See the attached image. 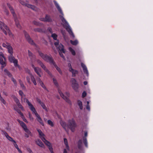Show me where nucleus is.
I'll return each mask as SVG.
<instances>
[{
	"mask_svg": "<svg viewBox=\"0 0 153 153\" xmlns=\"http://www.w3.org/2000/svg\"><path fill=\"white\" fill-rule=\"evenodd\" d=\"M53 2L56 7L58 10V11L62 15H60L59 16L62 23L64 24V26H65V29L71 35L73 38H74L75 37V36L72 31L71 28V27L70 26L66 20L63 17L64 14L61 8L56 1H54Z\"/></svg>",
	"mask_w": 153,
	"mask_h": 153,
	"instance_id": "f257e3e1",
	"label": "nucleus"
},
{
	"mask_svg": "<svg viewBox=\"0 0 153 153\" xmlns=\"http://www.w3.org/2000/svg\"><path fill=\"white\" fill-rule=\"evenodd\" d=\"M25 101H26L27 105L29 106L30 110L32 111L33 113H34L36 117L37 121L42 125L44 126V123L42 120L39 114L37 112L35 108L34 107L32 104L26 98H24Z\"/></svg>",
	"mask_w": 153,
	"mask_h": 153,
	"instance_id": "f03ea898",
	"label": "nucleus"
},
{
	"mask_svg": "<svg viewBox=\"0 0 153 153\" xmlns=\"http://www.w3.org/2000/svg\"><path fill=\"white\" fill-rule=\"evenodd\" d=\"M7 6L10 9L12 13L13 14L15 22V25L16 27L20 29L21 28V27L19 22V16H17L15 13L13 9L9 4L7 3Z\"/></svg>",
	"mask_w": 153,
	"mask_h": 153,
	"instance_id": "7ed1b4c3",
	"label": "nucleus"
},
{
	"mask_svg": "<svg viewBox=\"0 0 153 153\" xmlns=\"http://www.w3.org/2000/svg\"><path fill=\"white\" fill-rule=\"evenodd\" d=\"M39 54L42 58L45 61L49 62L51 64L55 62L53 58L51 56L48 55L46 54H44L42 52H39Z\"/></svg>",
	"mask_w": 153,
	"mask_h": 153,
	"instance_id": "20e7f679",
	"label": "nucleus"
},
{
	"mask_svg": "<svg viewBox=\"0 0 153 153\" xmlns=\"http://www.w3.org/2000/svg\"><path fill=\"white\" fill-rule=\"evenodd\" d=\"M0 28L6 35H7L8 34L10 36H13L11 32L7 26L1 22H0Z\"/></svg>",
	"mask_w": 153,
	"mask_h": 153,
	"instance_id": "39448f33",
	"label": "nucleus"
},
{
	"mask_svg": "<svg viewBox=\"0 0 153 153\" xmlns=\"http://www.w3.org/2000/svg\"><path fill=\"white\" fill-rule=\"evenodd\" d=\"M17 121L19 123L21 126L22 127L25 131L27 133V134H25V137L28 138L29 137V135L32 136V134L30 131L27 128L26 124L23 122L20 121L19 120H18Z\"/></svg>",
	"mask_w": 153,
	"mask_h": 153,
	"instance_id": "423d86ee",
	"label": "nucleus"
},
{
	"mask_svg": "<svg viewBox=\"0 0 153 153\" xmlns=\"http://www.w3.org/2000/svg\"><path fill=\"white\" fill-rule=\"evenodd\" d=\"M76 126V124L73 119H70L68 120L67 128H70L72 131L74 132V131L75 128Z\"/></svg>",
	"mask_w": 153,
	"mask_h": 153,
	"instance_id": "0eeeda50",
	"label": "nucleus"
},
{
	"mask_svg": "<svg viewBox=\"0 0 153 153\" xmlns=\"http://www.w3.org/2000/svg\"><path fill=\"white\" fill-rule=\"evenodd\" d=\"M37 62L38 64L42 68V69L46 72L51 76H52V75L46 66L42 62L39 60H37Z\"/></svg>",
	"mask_w": 153,
	"mask_h": 153,
	"instance_id": "6e6552de",
	"label": "nucleus"
},
{
	"mask_svg": "<svg viewBox=\"0 0 153 153\" xmlns=\"http://www.w3.org/2000/svg\"><path fill=\"white\" fill-rule=\"evenodd\" d=\"M60 96L64 99L66 102L71 104V101L69 100L68 97L69 96V94L68 92L65 93V95L59 89L58 90Z\"/></svg>",
	"mask_w": 153,
	"mask_h": 153,
	"instance_id": "1a4fd4ad",
	"label": "nucleus"
},
{
	"mask_svg": "<svg viewBox=\"0 0 153 153\" xmlns=\"http://www.w3.org/2000/svg\"><path fill=\"white\" fill-rule=\"evenodd\" d=\"M71 82L73 88L75 91H77L79 86L76 80L74 78H72L71 79Z\"/></svg>",
	"mask_w": 153,
	"mask_h": 153,
	"instance_id": "9d476101",
	"label": "nucleus"
},
{
	"mask_svg": "<svg viewBox=\"0 0 153 153\" xmlns=\"http://www.w3.org/2000/svg\"><path fill=\"white\" fill-rule=\"evenodd\" d=\"M6 59L4 56L3 54L0 52V63L2 65L1 68H3L6 65L5 62Z\"/></svg>",
	"mask_w": 153,
	"mask_h": 153,
	"instance_id": "9b49d317",
	"label": "nucleus"
},
{
	"mask_svg": "<svg viewBox=\"0 0 153 153\" xmlns=\"http://www.w3.org/2000/svg\"><path fill=\"white\" fill-rule=\"evenodd\" d=\"M18 1L22 5L30 8L33 10H36V7L34 6L26 3L22 0H18Z\"/></svg>",
	"mask_w": 153,
	"mask_h": 153,
	"instance_id": "f8f14e48",
	"label": "nucleus"
},
{
	"mask_svg": "<svg viewBox=\"0 0 153 153\" xmlns=\"http://www.w3.org/2000/svg\"><path fill=\"white\" fill-rule=\"evenodd\" d=\"M54 44L56 47L58 49L59 51H62V53H65V51L63 46L61 44L59 45V42L58 40H57L56 42H55Z\"/></svg>",
	"mask_w": 153,
	"mask_h": 153,
	"instance_id": "ddd939ff",
	"label": "nucleus"
},
{
	"mask_svg": "<svg viewBox=\"0 0 153 153\" xmlns=\"http://www.w3.org/2000/svg\"><path fill=\"white\" fill-rule=\"evenodd\" d=\"M31 66L34 69L35 72L39 76V77H41V73H42V70L40 68L38 67H36L33 64H31Z\"/></svg>",
	"mask_w": 153,
	"mask_h": 153,
	"instance_id": "4468645a",
	"label": "nucleus"
},
{
	"mask_svg": "<svg viewBox=\"0 0 153 153\" xmlns=\"http://www.w3.org/2000/svg\"><path fill=\"white\" fill-rule=\"evenodd\" d=\"M68 66L69 68V71L72 73V76H75L76 74L78 73V71L72 68L71 63H68Z\"/></svg>",
	"mask_w": 153,
	"mask_h": 153,
	"instance_id": "2eb2a0df",
	"label": "nucleus"
},
{
	"mask_svg": "<svg viewBox=\"0 0 153 153\" xmlns=\"http://www.w3.org/2000/svg\"><path fill=\"white\" fill-rule=\"evenodd\" d=\"M8 59L10 62L13 63L15 66L17 65L18 61L15 59L13 55H10L8 57Z\"/></svg>",
	"mask_w": 153,
	"mask_h": 153,
	"instance_id": "dca6fc26",
	"label": "nucleus"
},
{
	"mask_svg": "<svg viewBox=\"0 0 153 153\" xmlns=\"http://www.w3.org/2000/svg\"><path fill=\"white\" fill-rule=\"evenodd\" d=\"M26 72L29 74L30 76V78L32 81L33 82L34 85H36L37 84L35 79L34 76L30 73V70L28 69H25Z\"/></svg>",
	"mask_w": 153,
	"mask_h": 153,
	"instance_id": "f3484780",
	"label": "nucleus"
},
{
	"mask_svg": "<svg viewBox=\"0 0 153 153\" xmlns=\"http://www.w3.org/2000/svg\"><path fill=\"white\" fill-rule=\"evenodd\" d=\"M37 130L39 133V136L40 138L41 139L42 141L44 143H45V142H46V141H47L48 140H46L44 137V136L45 135L42 132L41 130L39 129H37Z\"/></svg>",
	"mask_w": 153,
	"mask_h": 153,
	"instance_id": "a211bd4d",
	"label": "nucleus"
},
{
	"mask_svg": "<svg viewBox=\"0 0 153 153\" xmlns=\"http://www.w3.org/2000/svg\"><path fill=\"white\" fill-rule=\"evenodd\" d=\"M39 20L41 21L45 22H50L52 21V20L50 16L46 15L45 18H41L39 19Z\"/></svg>",
	"mask_w": 153,
	"mask_h": 153,
	"instance_id": "6ab92c4d",
	"label": "nucleus"
},
{
	"mask_svg": "<svg viewBox=\"0 0 153 153\" xmlns=\"http://www.w3.org/2000/svg\"><path fill=\"white\" fill-rule=\"evenodd\" d=\"M25 36L29 43L31 45H34L33 41L30 38L28 34L25 31L24 32Z\"/></svg>",
	"mask_w": 153,
	"mask_h": 153,
	"instance_id": "aec40b11",
	"label": "nucleus"
},
{
	"mask_svg": "<svg viewBox=\"0 0 153 153\" xmlns=\"http://www.w3.org/2000/svg\"><path fill=\"white\" fill-rule=\"evenodd\" d=\"M64 141L66 149H64L63 153H68L67 151H69L70 150L68 144V140L66 138H65L64 139Z\"/></svg>",
	"mask_w": 153,
	"mask_h": 153,
	"instance_id": "412c9836",
	"label": "nucleus"
},
{
	"mask_svg": "<svg viewBox=\"0 0 153 153\" xmlns=\"http://www.w3.org/2000/svg\"><path fill=\"white\" fill-rule=\"evenodd\" d=\"M44 143L48 146L50 152L51 153H54L51 143L48 141H46Z\"/></svg>",
	"mask_w": 153,
	"mask_h": 153,
	"instance_id": "4be33fe9",
	"label": "nucleus"
},
{
	"mask_svg": "<svg viewBox=\"0 0 153 153\" xmlns=\"http://www.w3.org/2000/svg\"><path fill=\"white\" fill-rule=\"evenodd\" d=\"M81 66L82 68L84 73L86 74L87 76H88L89 75L88 72L86 65L82 63H81Z\"/></svg>",
	"mask_w": 153,
	"mask_h": 153,
	"instance_id": "5701e85b",
	"label": "nucleus"
},
{
	"mask_svg": "<svg viewBox=\"0 0 153 153\" xmlns=\"http://www.w3.org/2000/svg\"><path fill=\"white\" fill-rule=\"evenodd\" d=\"M36 143L40 147L45 148V147L44 145L42 142L39 139H37L35 141Z\"/></svg>",
	"mask_w": 153,
	"mask_h": 153,
	"instance_id": "b1692460",
	"label": "nucleus"
},
{
	"mask_svg": "<svg viewBox=\"0 0 153 153\" xmlns=\"http://www.w3.org/2000/svg\"><path fill=\"white\" fill-rule=\"evenodd\" d=\"M3 134H4L6 138L12 142L13 143L15 142V140L11 137L9 136L8 134L5 131H3Z\"/></svg>",
	"mask_w": 153,
	"mask_h": 153,
	"instance_id": "393cba45",
	"label": "nucleus"
},
{
	"mask_svg": "<svg viewBox=\"0 0 153 153\" xmlns=\"http://www.w3.org/2000/svg\"><path fill=\"white\" fill-rule=\"evenodd\" d=\"M52 65L54 66L56 68V70L58 71V72L60 74H62V72L60 68L57 66V65L56 64L55 62H54V63H53L52 64Z\"/></svg>",
	"mask_w": 153,
	"mask_h": 153,
	"instance_id": "a878e982",
	"label": "nucleus"
},
{
	"mask_svg": "<svg viewBox=\"0 0 153 153\" xmlns=\"http://www.w3.org/2000/svg\"><path fill=\"white\" fill-rule=\"evenodd\" d=\"M4 72L5 75L8 76L9 77H11L12 76L11 74L6 69H5L4 70Z\"/></svg>",
	"mask_w": 153,
	"mask_h": 153,
	"instance_id": "bb28decb",
	"label": "nucleus"
},
{
	"mask_svg": "<svg viewBox=\"0 0 153 153\" xmlns=\"http://www.w3.org/2000/svg\"><path fill=\"white\" fill-rule=\"evenodd\" d=\"M8 51L10 55H12L13 54V49L12 47L10 45L8 46V48H7Z\"/></svg>",
	"mask_w": 153,
	"mask_h": 153,
	"instance_id": "cd10ccee",
	"label": "nucleus"
},
{
	"mask_svg": "<svg viewBox=\"0 0 153 153\" xmlns=\"http://www.w3.org/2000/svg\"><path fill=\"white\" fill-rule=\"evenodd\" d=\"M60 123L62 127L66 130V128L67 127V125L66 124V123L61 120L60 121Z\"/></svg>",
	"mask_w": 153,
	"mask_h": 153,
	"instance_id": "c85d7f7f",
	"label": "nucleus"
},
{
	"mask_svg": "<svg viewBox=\"0 0 153 153\" xmlns=\"http://www.w3.org/2000/svg\"><path fill=\"white\" fill-rule=\"evenodd\" d=\"M78 146L79 149H81L82 148V142L81 140H79L78 143Z\"/></svg>",
	"mask_w": 153,
	"mask_h": 153,
	"instance_id": "c756f323",
	"label": "nucleus"
},
{
	"mask_svg": "<svg viewBox=\"0 0 153 153\" xmlns=\"http://www.w3.org/2000/svg\"><path fill=\"white\" fill-rule=\"evenodd\" d=\"M70 42L72 45H76L78 43V42L77 40H76L74 41L71 40Z\"/></svg>",
	"mask_w": 153,
	"mask_h": 153,
	"instance_id": "7c9ffc66",
	"label": "nucleus"
},
{
	"mask_svg": "<svg viewBox=\"0 0 153 153\" xmlns=\"http://www.w3.org/2000/svg\"><path fill=\"white\" fill-rule=\"evenodd\" d=\"M77 102L78 105L79 106L80 108V109H82L83 108V106L82 102L81 101L79 100Z\"/></svg>",
	"mask_w": 153,
	"mask_h": 153,
	"instance_id": "2f4dec72",
	"label": "nucleus"
},
{
	"mask_svg": "<svg viewBox=\"0 0 153 153\" xmlns=\"http://www.w3.org/2000/svg\"><path fill=\"white\" fill-rule=\"evenodd\" d=\"M69 50L73 55H75V52L71 48L69 47Z\"/></svg>",
	"mask_w": 153,
	"mask_h": 153,
	"instance_id": "473e14b6",
	"label": "nucleus"
},
{
	"mask_svg": "<svg viewBox=\"0 0 153 153\" xmlns=\"http://www.w3.org/2000/svg\"><path fill=\"white\" fill-rule=\"evenodd\" d=\"M10 44L8 43H3L2 44V46L4 48H7V49L8 48V46H10Z\"/></svg>",
	"mask_w": 153,
	"mask_h": 153,
	"instance_id": "72a5a7b5",
	"label": "nucleus"
},
{
	"mask_svg": "<svg viewBox=\"0 0 153 153\" xmlns=\"http://www.w3.org/2000/svg\"><path fill=\"white\" fill-rule=\"evenodd\" d=\"M83 143H84L85 146L86 147H88V143L87 142V140L86 138L83 137Z\"/></svg>",
	"mask_w": 153,
	"mask_h": 153,
	"instance_id": "f704fd0d",
	"label": "nucleus"
},
{
	"mask_svg": "<svg viewBox=\"0 0 153 153\" xmlns=\"http://www.w3.org/2000/svg\"><path fill=\"white\" fill-rule=\"evenodd\" d=\"M51 37L54 40H56L57 35L55 33H52Z\"/></svg>",
	"mask_w": 153,
	"mask_h": 153,
	"instance_id": "c9c22d12",
	"label": "nucleus"
},
{
	"mask_svg": "<svg viewBox=\"0 0 153 153\" xmlns=\"http://www.w3.org/2000/svg\"><path fill=\"white\" fill-rule=\"evenodd\" d=\"M41 105L43 108L45 110L47 111H48L47 107H46V106H45L44 103H41Z\"/></svg>",
	"mask_w": 153,
	"mask_h": 153,
	"instance_id": "e433bc0d",
	"label": "nucleus"
},
{
	"mask_svg": "<svg viewBox=\"0 0 153 153\" xmlns=\"http://www.w3.org/2000/svg\"><path fill=\"white\" fill-rule=\"evenodd\" d=\"M19 95L21 96V101H22V98H23V97L24 96V95L23 94V92L21 91L20 90L19 91Z\"/></svg>",
	"mask_w": 153,
	"mask_h": 153,
	"instance_id": "4c0bfd02",
	"label": "nucleus"
},
{
	"mask_svg": "<svg viewBox=\"0 0 153 153\" xmlns=\"http://www.w3.org/2000/svg\"><path fill=\"white\" fill-rule=\"evenodd\" d=\"M13 99L15 101L16 103V104H17L18 103H19V100H18V99L17 98V97H16L15 96L13 97Z\"/></svg>",
	"mask_w": 153,
	"mask_h": 153,
	"instance_id": "58836bf2",
	"label": "nucleus"
},
{
	"mask_svg": "<svg viewBox=\"0 0 153 153\" xmlns=\"http://www.w3.org/2000/svg\"><path fill=\"white\" fill-rule=\"evenodd\" d=\"M53 82L54 85L56 86H58V82H57L56 79L54 78H53Z\"/></svg>",
	"mask_w": 153,
	"mask_h": 153,
	"instance_id": "ea45409f",
	"label": "nucleus"
},
{
	"mask_svg": "<svg viewBox=\"0 0 153 153\" xmlns=\"http://www.w3.org/2000/svg\"><path fill=\"white\" fill-rule=\"evenodd\" d=\"M0 100L4 104H5L6 102L4 99L2 97L1 95L0 94Z\"/></svg>",
	"mask_w": 153,
	"mask_h": 153,
	"instance_id": "a19ab883",
	"label": "nucleus"
},
{
	"mask_svg": "<svg viewBox=\"0 0 153 153\" xmlns=\"http://www.w3.org/2000/svg\"><path fill=\"white\" fill-rule=\"evenodd\" d=\"M17 105L18 106L19 108H21L23 111L24 110L23 106L21 105V104L20 103V102H19V103L17 104Z\"/></svg>",
	"mask_w": 153,
	"mask_h": 153,
	"instance_id": "79ce46f5",
	"label": "nucleus"
},
{
	"mask_svg": "<svg viewBox=\"0 0 153 153\" xmlns=\"http://www.w3.org/2000/svg\"><path fill=\"white\" fill-rule=\"evenodd\" d=\"M48 123L49 125H50L51 126H53V122L51 120H48Z\"/></svg>",
	"mask_w": 153,
	"mask_h": 153,
	"instance_id": "37998d69",
	"label": "nucleus"
},
{
	"mask_svg": "<svg viewBox=\"0 0 153 153\" xmlns=\"http://www.w3.org/2000/svg\"><path fill=\"white\" fill-rule=\"evenodd\" d=\"M28 56L30 57V58L31 59L33 56V54L32 53L29 51H28Z\"/></svg>",
	"mask_w": 153,
	"mask_h": 153,
	"instance_id": "c03bdc74",
	"label": "nucleus"
},
{
	"mask_svg": "<svg viewBox=\"0 0 153 153\" xmlns=\"http://www.w3.org/2000/svg\"><path fill=\"white\" fill-rule=\"evenodd\" d=\"M33 23L34 25L39 26L40 25V24L38 22L36 21H34L33 22Z\"/></svg>",
	"mask_w": 153,
	"mask_h": 153,
	"instance_id": "a18cd8bd",
	"label": "nucleus"
},
{
	"mask_svg": "<svg viewBox=\"0 0 153 153\" xmlns=\"http://www.w3.org/2000/svg\"><path fill=\"white\" fill-rule=\"evenodd\" d=\"M15 110H16L17 112L19 113L22 116V115H23V114L21 112L20 110L16 108H15Z\"/></svg>",
	"mask_w": 153,
	"mask_h": 153,
	"instance_id": "49530a36",
	"label": "nucleus"
},
{
	"mask_svg": "<svg viewBox=\"0 0 153 153\" xmlns=\"http://www.w3.org/2000/svg\"><path fill=\"white\" fill-rule=\"evenodd\" d=\"M21 118L23 120H24V122H26L27 123H28V121H27V120L24 117L23 115H23H22V116H21Z\"/></svg>",
	"mask_w": 153,
	"mask_h": 153,
	"instance_id": "de8ad7c7",
	"label": "nucleus"
},
{
	"mask_svg": "<svg viewBox=\"0 0 153 153\" xmlns=\"http://www.w3.org/2000/svg\"><path fill=\"white\" fill-rule=\"evenodd\" d=\"M29 118L31 121H33V118L32 116L30 114H29Z\"/></svg>",
	"mask_w": 153,
	"mask_h": 153,
	"instance_id": "09e8293b",
	"label": "nucleus"
},
{
	"mask_svg": "<svg viewBox=\"0 0 153 153\" xmlns=\"http://www.w3.org/2000/svg\"><path fill=\"white\" fill-rule=\"evenodd\" d=\"M86 95H87V94H86V92L85 91H84L82 93V97L83 98V97H85L86 96Z\"/></svg>",
	"mask_w": 153,
	"mask_h": 153,
	"instance_id": "8fccbe9b",
	"label": "nucleus"
},
{
	"mask_svg": "<svg viewBox=\"0 0 153 153\" xmlns=\"http://www.w3.org/2000/svg\"><path fill=\"white\" fill-rule=\"evenodd\" d=\"M62 51H59V54L61 57H62L64 59H65V57L62 54Z\"/></svg>",
	"mask_w": 153,
	"mask_h": 153,
	"instance_id": "3c124183",
	"label": "nucleus"
},
{
	"mask_svg": "<svg viewBox=\"0 0 153 153\" xmlns=\"http://www.w3.org/2000/svg\"><path fill=\"white\" fill-rule=\"evenodd\" d=\"M34 31H36V32H40L42 30L40 28H37L35 29H34Z\"/></svg>",
	"mask_w": 153,
	"mask_h": 153,
	"instance_id": "603ef678",
	"label": "nucleus"
},
{
	"mask_svg": "<svg viewBox=\"0 0 153 153\" xmlns=\"http://www.w3.org/2000/svg\"><path fill=\"white\" fill-rule=\"evenodd\" d=\"M11 80L13 81L15 85H16V80L13 77H12L11 78Z\"/></svg>",
	"mask_w": 153,
	"mask_h": 153,
	"instance_id": "864d4df0",
	"label": "nucleus"
},
{
	"mask_svg": "<svg viewBox=\"0 0 153 153\" xmlns=\"http://www.w3.org/2000/svg\"><path fill=\"white\" fill-rule=\"evenodd\" d=\"M48 30L51 33V34L53 33L52 29L50 27H49L48 29Z\"/></svg>",
	"mask_w": 153,
	"mask_h": 153,
	"instance_id": "5fc2aeb1",
	"label": "nucleus"
},
{
	"mask_svg": "<svg viewBox=\"0 0 153 153\" xmlns=\"http://www.w3.org/2000/svg\"><path fill=\"white\" fill-rule=\"evenodd\" d=\"M19 82H20V85H21V87H22V88H24V85L22 83V81L20 80H19Z\"/></svg>",
	"mask_w": 153,
	"mask_h": 153,
	"instance_id": "6e6d98bb",
	"label": "nucleus"
},
{
	"mask_svg": "<svg viewBox=\"0 0 153 153\" xmlns=\"http://www.w3.org/2000/svg\"><path fill=\"white\" fill-rule=\"evenodd\" d=\"M13 145L16 148L18 147V146L16 144V142L15 141V142H13Z\"/></svg>",
	"mask_w": 153,
	"mask_h": 153,
	"instance_id": "4d7b16f0",
	"label": "nucleus"
},
{
	"mask_svg": "<svg viewBox=\"0 0 153 153\" xmlns=\"http://www.w3.org/2000/svg\"><path fill=\"white\" fill-rule=\"evenodd\" d=\"M27 81L29 83H30V78L29 77H27Z\"/></svg>",
	"mask_w": 153,
	"mask_h": 153,
	"instance_id": "13d9d810",
	"label": "nucleus"
},
{
	"mask_svg": "<svg viewBox=\"0 0 153 153\" xmlns=\"http://www.w3.org/2000/svg\"><path fill=\"white\" fill-rule=\"evenodd\" d=\"M86 109L89 111H90V107L89 105H87Z\"/></svg>",
	"mask_w": 153,
	"mask_h": 153,
	"instance_id": "bf43d9fd",
	"label": "nucleus"
},
{
	"mask_svg": "<svg viewBox=\"0 0 153 153\" xmlns=\"http://www.w3.org/2000/svg\"><path fill=\"white\" fill-rule=\"evenodd\" d=\"M37 101L40 105H41V103H43L41 102V100L39 99H37Z\"/></svg>",
	"mask_w": 153,
	"mask_h": 153,
	"instance_id": "052dcab7",
	"label": "nucleus"
},
{
	"mask_svg": "<svg viewBox=\"0 0 153 153\" xmlns=\"http://www.w3.org/2000/svg\"><path fill=\"white\" fill-rule=\"evenodd\" d=\"M16 149H17V150H18V152H19V153H22V151H21L20 150V149H19V148L18 147L16 148Z\"/></svg>",
	"mask_w": 153,
	"mask_h": 153,
	"instance_id": "680f3d73",
	"label": "nucleus"
},
{
	"mask_svg": "<svg viewBox=\"0 0 153 153\" xmlns=\"http://www.w3.org/2000/svg\"><path fill=\"white\" fill-rule=\"evenodd\" d=\"M16 149H17V150H18V152H19V153H22V151H21L20 150V149H19V148L18 147L16 148Z\"/></svg>",
	"mask_w": 153,
	"mask_h": 153,
	"instance_id": "e2e57ef3",
	"label": "nucleus"
},
{
	"mask_svg": "<svg viewBox=\"0 0 153 153\" xmlns=\"http://www.w3.org/2000/svg\"><path fill=\"white\" fill-rule=\"evenodd\" d=\"M36 80L39 82L40 81H41V80L40 78L37 77L36 79Z\"/></svg>",
	"mask_w": 153,
	"mask_h": 153,
	"instance_id": "0e129e2a",
	"label": "nucleus"
},
{
	"mask_svg": "<svg viewBox=\"0 0 153 153\" xmlns=\"http://www.w3.org/2000/svg\"><path fill=\"white\" fill-rule=\"evenodd\" d=\"M4 12H5L6 14L7 15H8V14H9V12H8V11L7 10H6V9H4Z\"/></svg>",
	"mask_w": 153,
	"mask_h": 153,
	"instance_id": "69168bd1",
	"label": "nucleus"
},
{
	"mask_svg": "<svg viewBox=\"0 0 153 153\" xmlns=\"http://www.w3.org/2000/svg\"><path fill=\"white\" fill-rule=\"evenodd\" d=\"M44 89H46V87L45 86V85H44V84H43V85H42V86H41Z\"/></svg>",
	"mask_w": 153,
	"mask_h": 153,
	"instance_id": "338daca9",
	"label": "nucleus"
},
{
	"mask_svg": "<svg viewBox=\"0 0 153 153\" xmlns=\"http://www.w3.org/2000/svg\"><path fill=\"white\" fill-rule=\"evenodd\" d=\"M39 83L41 86H42V85H43L44 84L42 81H40V82H39Z\"/></svg>",
	"mask_w": 153,
	"mask_h": 153,
	"instance_id": "774afa93",
	"label": "nucleus"
}]
</instances>
